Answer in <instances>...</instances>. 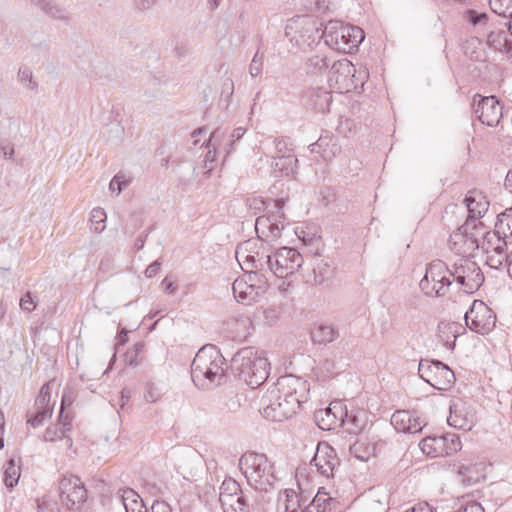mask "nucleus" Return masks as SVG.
I'll return each instance as SVG.
<instances>
[{"instance_id":"nucleus-19","label":"nucleus","mask_w":512,"mask_h":512,"mask_svg":"<svg viewBox=\"0 0 512 512\" xmlns=\"http://www.w3.org/2000/svg\"><path fill=\"white\" fill-rule=\"evenodd\" d=\"M448 424L457 429L470 430L474 424V413L468 411L462 401L454 402L450 406Z\"/></svg>"},{"instance_id":"nucleus-4","label":"nucleus","mask_w":512,"mask_h":512,"mask_svg":"<svg viewBox=\"0 0 512 512\" xmlns=\"http://www.w3.org/2000/svg\"><path fill=\"white\" fill-rule=\"evenodd\" d=\"M464 202L468 211V218L466 222L458 228V231L451 236V241L454 245H457L460 241L464 242L467 246V250H475L479 248V240L470 229L477 230L478 225L475 223L476 220L483 217L488 211L489 202L486 197L481 193L469 192Z\"/></svg>"},{"instance_id":"nucleus-62","label":"nucleus","mask_w":512,"mask_h":512,"mask_svg":"<svg viewBox=\"0 0 512 512\" xmlns=\"http://www.w3.org/2000/svg\"><path fill=\"white\" fill-rule=\"evenodd\" d=\"M234 92V82L231 78H226L223 80L221 95L226 96L227 100L233 95Z\"/></svg>"},{"instance_id":"nucleus-15","label":"nucleus","mask_w":512,"mask_h":512,"mask_svg":"<svg viewBox=\"0 0 512 512\" xmlns=\"http://www.w3.org/2000/svg\"><path fill=\"white\" fill-rule=\"evenodd\" d=\"M344 416H347V408L340 401H333L325 409L317 410L314 420L322 430H335L342 427Z\"/></svg>"},{"instance_id":"nucleus-21","label":"nucleus","mask_w":512,"mask_h":512,"mask_svg":"<svg viewBox=\"0 0 512 512\" xmlns=\"http://www.w3.org/2000/svg\"><path fill=\"white\" fill-rule=\"evenodd\" d=\"M368 425L367 413L364 410L347 411V416H344V423L342 427H345L349 434L358 435Z\"/></svg>"},{"instance_id":"nucleus-54","label":"nucleus","mask_w":512,"mask_h":512,"mask_svg":"<svg viewBox=\"0 0 512 512\" xmlns=\"http://www.w3.org/2000/svg\"><path fill=\"white\" fill-rule=\"evenodd\" d=\"M18 79L21 83L26 84L29 82V88L35 89L37 87V83L33 81V75L31 70L28 67H20L18 71Z\"/></svg>"},{"instance_id":"nucleus-18","label":"nucleus","mask_w":512,"mask_h":512,"mask_svg":"<svg viewBox=\"0 0 512 512\" xmlns=\"http://www.w3.org/2000/svg\"><path fill=\"white\" fill-rule=\"evenodd\" d=\"M355 66L348 59L335 61L328 71L329 81H335L339 88L349 89V82L353 84Z\"/></svg>"},{"instance_id":"nucleus-47","label":"nucleus","mask_w":512,"mask_h":512,"mask_svg":"<svg viewBox=\"0 0 512 512\" xmlns=\"http://www.w3.org/2000/svg\"><path fill=\"white\" fill-rule=\"evenodd\" d=\"M264 63V55L258 50L253 56L249 65V74L251 77H257L261 74Z\"/></svg>"},{"instance_id":"nucleus-49","label":"nucleus","mask_w":512,"mask_h":512,"mask_svg":"<svg viewBox=\"0 0 512 512\" xmlns=\"http://www.w3.org/2000/svg\"><path fill=\"white\" fill-rule=\"evenodd\" d=\"M508 258L509 254L500 255L491 252V254L487 256L486 264L493 269H499L503 263H506V266H508Z\"/></svg>"},{"instance_id":"nucleus-36","label":"nucleus","mask_w":512,"mask_h":512,"mask_svg":"<svg viewBox=\"0 0 512 512\" xmlns=\"http://www.w3.org/2000/svg\"><path fill=\"white\" fill-rule=\"evenodd\" d=\"M495 227L497 234H503L504 238L508 237L507 232L512 236V207L498 214Z\"/></svg>"},{"instance_id":"nucleus-24","label":"nucleus","mask_w":512,"mask_h":512,"mask_svg":"<svg viewBox=\"0 0 512 512\" xmlns=\"http://www.w3.org/2000/svg\"><path fill=\"white\" fill-rule=\"evenodd\" d=\"M255 228L257 233L262 229V234H265L264 230L267 229L268 234H266V236L271 237L272 239H277L280 237L284 225L275 215L259 216L256 219Z\"/></svg>"},{"instance_id":"nucleus-63","label":"nucleus","mask_w":512,"mask_h":512,"mask_svg":"<svg viewBox=\"0 0 512 512\" xmlns=\"http://www.w3.org/2000/svg\"><path fill=\"white\" fill-rule=\"evenodd\" d=\"M159 397H160V392L155 387V385L153 383H148L147 384V393L145 394L146 400L148 402L153 403V402L157 401Z\"/></svg>"},{"instance_id":"nucleus-33","label":"nucleus","mask_w":512,"mask_h":512,"mask_svg":"<svg viewBox=\"0 0 512 512\" xmlns=\"http://www.w3.org/2000/svg\"><path fill=\"white\" fill-rule=\"evenodd\" d=\"M31 3L38 6L42 11L55 19L68 20L66 11L52 0H31Z\"/></svg>"},{"instance_id":"nucleus-40","label":"nucleus","mask_w":512,"mask_h":512,"mask_svg":"<svg viewBox=\"0 0 512 512\" xmlns=\"http://www.w3.org/2000/svg\"><path fill=\"white\" fill-rule=\"evenodd\" d=\"M52 416V409L48 406H37V411L34 415H31L27 419V424L31 425L33 428L39 427L44 423V421Z\"/></svg>"},{"instance_id":"nucleus-31","label":"nucleus","mask_w":512,"mask_h":512,"mask_svg":"<svg viewBox=\"0 0 512 512\" xmlns=\"http://www.w3.org/2000/svg\"><path fill=\"white\" fill-rule=\"evenodd\" d=\"M509 30H491L487 35V44L497 51H505L509 43Z\"/></svg>"},{"instance_id":"nucleus-28","label":"nucleus","mask_w":512,"mask_h":512,"mask_svg":"<svg viewBox=\"0 0 512 512\" xmlns=\"http://www.w3.org/2000/svg\"><path fill=\"white\" fill-rule=\"evenodd\" d=\"M284 494L286 496V512H301L302 507L306 506V503L309 499V496L306 495L302 490H300V492H296L293 489H286Z\"/></svg>"},{"instance_id":"nucleus-3","label":"nucleus","mask_w":512,"mask_h":512,"mask_svg":"<svg viewBox=\"0 0 512 512\" xmlns=\"http://www.w3.org/2000/svg\"><path fill=\"white\" fill-rule=\"evenodd\" d=\"M269 365L264 352L254 347L238 350L231 360V366L238 372L239 378L252 388L259 387L267 380Z\"/></svg>"},{"instance_id":"nucleus-55","label":"nucleus","mask_w":512,"mask_h":512,"mask_svg":"<svg viewBox=\"0 0 512 512\" xmlns=\"http://www.w3.org/2000/svg\"><path fill=\"white\" fill-rule=\"evenodd\" d=\"M333 141V137L329 135L328 133L325 135H321L319 139L315 142L309 145V150L314 151L315 148L322 149L321 155L324 153V150L328 148V146Z\"/></svg>"},{"instance_id":"nucleus-50","label":"nucleus","mask_w":512,"mask_h":512,"mask_svg":"<svg viewBox=\"0 0 512 512\" xmlns=\"http://www.w3.org/2000/svg\"><path fill=\"white\" fill-rule=\"evenodd\" d=\"M493 238H497L498 244L493 247L491 252L494 254H500V255L506 254L505 249H506L507 243L505 240L501 241V234H497V231H495L493 233L487 232L485 234V239L487 240L488 243H490Z\"/></svg>"},{"instance_id":"nucleus-1","label":"nucleus","mask_w":512,"mask_h":512,"mask_svg":"<svg viewBox=\"0 0 512 512\" xmlns=\"http://www.w3.org/2000/svg\"><path fill=\"white\" fill-rule=\"evenodd\" d=\"M309 390V383L301 377H279L261 398L263 417L274 422L290 418L308 400Z\"/></svg>"},{"instance_id":"nucleus-48","label":"nucleus","mask_w":512,"mask_h":512,"mask_svg":"<svg viewBox=\"0 0 512 512\" xmlns=\"http://www.w3.org/2000/svg\"><path fill=\"white\" fill-rule=\"evenodd\" d=\"M245 133L246 129L243 127H238L232 131L229 142L225 144V151L227 155L235 150L236 143L244 136Z\"/></svg>"},{"instance_id":"nucleus-52","label":"nucleus","mask_w":512,"mask_h":512,"mask_svg":"<svg viewBox=\"0 0 512 512\" xmlns=\"http://www.w3.org/2000/svg\"><path fill=\"white\" fill-rule=\"evenodd\" d=\"M253 246H255V242L252 240H248L238 244L235 252L237 261L241 259L247 260V256L250 255Z\"/></svg>"},{"instance_id":"nucleus-26","label":"nucleus","mask_w":512,"mask_h":512,"mask_svg":"<svg viewBox=\"0 0 512 512\" xmlns=\"http://www.w3.org/2000/svg\"><path fill=\"white\" fill-rule=\"evenodd\" d=\"M339 337V331L332 325L319 324L311 330L314 344L326 345Z\"/></svg>"},{"instance_id":"nucleus-5","label":"nucleus","mask_w":512,"mask_h":512,"mask_svg":"<svg viewBox=\"0 0 512 512\" xmlns=\"http://www.w3.org/2000/svg\"><path fill=\"white\" fill-rule=\"evenodd\" d=\"M239 468L250 486L259 491H267L272 487L275 476L272 465L264 454L247 452L239 459Z\"/></svg>"},{"instance_id":"nucleus-44","label":"nucleus","mask_w":512,"mask_h":512,"mask_svg":"<svg viewBox=\"0 0 512 512\" xmlns=\"http://www.w3.org/2000/svg\"><path fill=\"white\" fill-rule=\"evenodd\" d=\"M373 448L361 441H356L353 445L350 446V453L355 456L357 459L362 461H367L371 455Z\"/></svg>"},{"instance_id":"nucleus-27","label":"nucleus","mask_w":512,"mask_h":512,"mask_svg":"<svg viewBox=\"0 0 512 512\" xmlns=\"http://www.w3.org/2000/svg\"><path fill=\"white\" fill-rule=\"evenodd\" d=\"M233 295L238 302L250 303L255 299L258 292L253 284H248L243 279H236L232 284Z\"/></svg>"},{"instance_id":"nucleus-11","label":"nucleus","mask_w":512,"mask_h":512,"mask_svg":"<svg viewBox=\"0 0 512 512\" xmlns=\"http://www.w3.org/2000/svg\"><path fill=\"white\" fill-rule=\"evenodd\" d=\"M419 376L437 390H448L455 381L454 372L440 360L422 359L418 365Z\"/></svg>"},{"instance_id":"nucleus-45","label":"nucleus","mask_w":512,"mask_h":512,"mask_svg":"<svg viewBox=\"0 0 512 512\" xmlns=\"http://www.w3.org/2000/svg\"><path fill=\"white\" fill-rule=\"evenodd\" d=\"M464 18L474 27L485 26L488 21V15L485 12H478L474 9H469L464 13Z\"/></svg>"},{"instance_id":"nucleus-25","label":"nucleus","mask_w":512,"mask_h":512,"mask_svg":"<svg viewBox=\"0 0 512 512\" xmlns=\"http://www.w3.org/2000/svg\"><path fill=\"white\" fill-rule=\"evenodd\" d=\"M460 326L457 323L440 322L437 327V338L446 348L453 350Z\"/></svg>"},{"instance_id":"nucleus-59","label":"nucleus","mask_w":512,"mask_h":512,"mask_svg":"<svg viewBox=\"0 0 512 512\" xmlns=\"http://www.w3.org/2000/svg\"><path fill=\"white\" fill-rule=\"evenodd\" d=\"M36 302L32 298V294L30 292H27L21 299H20V307L23 311L26 312H32L36 309Z\"/></svg>"},{"instance_id":"nucleus-14","label":"nucleus","mask_w":512,"mask_h":512,"mask_svg":"<svg viewBox=\"0 0 512 512\" xmlns=\"http://www.w3.org/2000/svg\"><path fill=\"white\" fill-rule=\"evenodd\" d=\"M473 112L482 124L490 127L497 126L502 118V106L495 96L475 95Z\"/></svg>"},{"instance_id":"nucleus-30","label":"nucleus","mask_w":512,"mask_h":512,"mask_svg":"<svg viewBox=\"0 0 512 512\" xmlns=\"http://www.w3.org/2000/svg\"><path fill=\"white\" fill-rule=\"evenodd\" d=\"M224 512H245L247 501L242 494L219 496Z\"/></svg>"},{"instance_id":"nucleus-42","label":"nucleus","mask_w":512,"mask_h":512,"mask_svg":"<svg viewBox=\"0 0 512 512\" xmlns=\"http://www.w3.org/2000/svg\"><path fill=\"white\" fill-rule=\"evenodd\" d=\"M439 437H426L424 438L419 446L421 450L427 455H438L441 454V446L438 443Z\"/></svg>"},{"instance_id":"nucleus-16","label":"nucleus","mask_w":512,"mask_h":512,"mask_svg":"<svg viewBox=\"0 0 512 512\" xmlns=\"http://www.w3.org/2000/svg\"><path fill=\"white\" fill-rule=\"evenodd\" d=\"M320 475L327 478L333 477L334 469L339 465L335 449L327 443H318L316 452L310 461Z\"/></svg>"},{"instance_id":"nucleus-10","label":"nucleus","mask_w":512,"mask_h":512,"mask_svg":"<svg viewBox=\"0 0 512 512\" xmlns=\"http://www.w3.org/2000/svg\"><path fill=\"white\" fill-rule=\"evenodd\" d=\"M266 270L278 278L294 274L303 264L302 255L292 247H281L273 254L265 255Z\"/></svg>"},{"instance_id":"nucleus-32","label":"nucleus","mask_w":512,"mask_h":512,"mask_svg":"<svg viewBox=\"0 0 512 512\" xmlns=\"http://www.w3.org/2000/svg\"><path fill=\"white\" fill-rule=\"evenodd\" d=\"M438 443L441 446V454L451 455L461 450L460 437L454 433H446L439 436Z\"/></svg>"},{"instance_id":"nucleus-38","label":"nucleus","mask_w":512,"mask_h":512,"mask_svg":"<svg viewBox=\"0 0 512 512\" xmlns=\"http://www.w3.org/2000/svg\"><path fill=\"white\" fill-rule=\"evenodd\" d=\"M238 263L242 266V269L246 270V271L248 269H250L251 272L253 271V269H255L256 272L266 270L265 256L264 255L260 256L258 252L247 256V260H245V259L239 260Z\"/></svg>"},{"instance_id":"nucleus-13","label":"nucleus","mask_w":512,"mask_h":512,"mask_svg":"<svg viewBox=\"0 0 512 512\" xmlns=\"http://www.w3.org/2000/svg\"><path fill=\"white\" fill-rule=\"evenodd\" d=\"M450 276L463 287L466 293H474L484 282V275L475 262L464 261L454 264L450 269Z\"/></svg>"},{"instance_id":"nucleus-41","label":"nucleus","mask_w":512,"mask_h":512,"mask_svg":"<svg viewBox=\"0 0 512 512\" xmlns=\"http://www.w3.org/2000/svg\"><path fill=\"white\" fill-rule=\"evenodd\" d=\"M489 6L491 10L504 17H509V13L512 12V0H489Z\"/></svg>"},{"instance_id":"nucleus-58","label":"nucleus","mask_w":512,"mask_h":512,"mask_svg":"<svg viewBox=\"0 0 512 512\" xmlns=\"http://www.w3.org/2000/svg\"><path fill=\"white\" fill-rule=\"evenodd\" d=\"M341 152V147L336 143L335 139L333 138V141L328 146L327 149L324 150V153L322 154V158L325 161H330L334 157H336Z\"/></svg>"},{"instance_id":"nucleus-46","label":"nucleus","mask_w":512,"mask_h":512,"mask_svg":"<svg viewBox=\"0 0 512 512\" xmlns=\"http://www.w3.org/2000/svg\"><path fill=\"white\" fill-rule=\"evenodd\" d=\"M107 219V215L101 207H96L91 211V222L92 224H96L95 231L101 232L105 228V221Z\"/></svg>"},{"instance_id":"nucleus-64","label":"nucleus","mask_w":512,"mask_h":512,"mask_svg":"<svg viewBox=\"0 0 512 512\" xmlns=\"http://www.w3.org/2000/svg\"><path fill=\"white\" fill-rule=\"evenodd\" d=\"M150 512H172V508L165 501L155 500Z\"/></svg>"},{"instance_id":"nucleus-35","label":"nucleus","mask_w":512,"mask_h":512,"mask_svg":"<svg viewBox=\"0 0 512 512\" xmlns=\"http://www.w3.org/2000/svg\"><path fill=\"white\" fill-rule=\"evenodd\" d=\"M67 431L60 426V424H52L47 427L45 433L43 435V439L46 442H55L61 439H66V443L68 446H72V439L67 436Z\"/></svg>"},{"instance_id":"nucleus-7","label":"nucleus","mask_w":512,"mask_h":512,"mask_svg":"<svg viewBox=\"0 0 512 512\" xmlns=\"http://www.w3.org/2000/svg\"><path fill=\"white\" fill-rule=\"evenodd\" d=\"M323 34L327 45L344 53L357 48L365 38L361 28L344 25L340 21H329L323 29Z\"/></svg>"},{"instance_id":"nucleus-37","label":"nucleus","mask_w":512,"mask_h":512,"mask_svg":"<svg viewBox=\"0 0 512 512\" xmlns=\"http://www.w3.org/2000/svg\"><path fill=\"white\" fill-rule=\"evenodd\" d=\"M307 72L312 75L321 74L329 67V59L321 55H313L306 62Z\"/></svg>"},{"instance_id":"nucleus-60","label":"nucleus","mask_w":512,"mask_h":512,"mask_svg":"<svg viewBox=\"0 0 512 512\" xmlns=\"http://www.w3.org/2000/svg\"><path fill=\"white\" fill-rule=\"evenodd\" d=\"M49 400H50V392H49V387L46 384L41 388L40 394L36 398L35 405L43 408V406H48Z\"/></svg>"},{"instance_id":"nucleus-57","label":"nucleus","mask_w":512,"mask_h":512,"mask_svg":"<svg viewBox=\"0 0 512 512\" xmlns=\"http://www.w3.org/2000/svg\"><path fill=\"white\" fill-rule=\"evenodd\" d=\"M223 136H224V132L221 131L220 128L215 129L211 133V135L207 141V146L209 148L212 147L214 149V153H213L212 157L215 156V151H216L217 147L220 145V141L222 140Z\"/></svg>"},{"instance_id":"nucleus-61","label":"nucleus","mask_w":512,"mask_h":512,"mask_svg":"<svg viewBox=\"0 0 512 512\" xmlns=\"http://www.w3.org/2000/svg\"><path fill=\"white\" fill-rule=\"evenodd\" d=\"M247 205L249 206L250 209H255L258 211L265 209L268 206L267 201L261 197L247 199Z\"/></svg>"},{"instance_id":"nucleus-51","label":"nucleus","mask_w":512,"mask_h":512,"mask_svg":"<svg viewBox=\"0 0 512 512\" xmlns=\"http://www.w3.org/2000/svg\"><path fill=\"white\" fill-rule=\"evenodd\" d=\"M65 403H66V397L64 396L62 398V404H61V408L59 411L57 424H60V426H62L67 432H69L71 430V426H72V417L68 413H65V411H64Z\"/></svg>"},{"instance_id":"nucleus-56","label":"nucleus","mask_w":512,"mask_h":512,"mask_svg":"<svg viewBox=\"0 0 512 512\" xmlns=\"http://www.w3.org/2000/svg\"><path fill=\"white\" fill-rule=\"evenodd\" d=\"M145 349V344L143 342H138L134 345V352L129 356L128 363L130 365H138L142 361V352Z\"/></svg>"},{"instance_id":"nucleus-17","label":"nucleus","mask_w":512,"mask_h":512,"mask_svg":"<svg viewBox=\"0 0 512 512\" xmlns=\"http://www.w3.org/2000/svg\"><path fill=\"white\" fill-rule=\"evenodd\" d=\"M391 424L394 428L403 433H420L425 422L416 415V411L397 410L391 417Z\"/></svg>"},{"instance_id":"nucleus-8","label":"nucleus","mask_w":512,"mask_h":512,"mask_svg":"<svg viewBox=\"0 0 512 512\" xmlns=\"http://www.w3.org/2000/svg\"><path fill=\"white\" fill-rule=\"evenodd\" d=\"M451 284L450 268L443 261L435 260L426 266L419 287L429 297H441L448 293Z\"/></svg>"},{"instance_id":"nucleus-39","label":"nucleus","mask_w":512,"mask_h":512,"mask_svg":"<svg viewBox=\"0 0 512 512\" xmlns=\"http://www.w3.org/2000/svg\"><path fill=\"white\" fill-rule=\"evenodd\" d=\"M313 273L315 282L318 284H322L332 276L333 268H331L328 262L321 260L313 268Z\"/></svg>"},{"instance_id":"nucleus-34","label":"nucleus","mask_w":512,"mask_h":512,"mask_svg":"<svg viewBox=\"0 0 512 512\" xmlns=\"http://www.w3.org/2000/svg\"><path fill=\"white\" fill-rule=\"evenodd\" d=\"M20 467L13 458L9 459L4 465V484L7 488H14L20 478Z\"/></svg>"},{"instance_id":"nucleus-53","label":"nucleus","mask_w":512,"mask_h":512,"mask_svg":"<svg viewBox=\"0 0 512 512\" xmlns=\"http://www.w3.org/2000/svg\"><path fill=\"white\" fill-rule=\"evenodd\" d=\"M129 184V181L125 179V176L118 173L116 174L110 184L109 189L114 192L117 191V195L122 192V190Z\"/></svg>"},{"instance_id":"nucleus-23","label":"nucleus","mask_w":512,"mask_h":512,"mask_svg":"<svg viewBox=\"0 0 512 512\" xmlns=\"http://www.w3.org/2000/svg\"><path fill=\"white\" fill-rule=\"evenodd\" d=\"M126 512H149L142 498L131 488L118 492Z\"/></svg>"},{"instance_id":"nucleus-6","label":"nucleus","mask_w":512,"mask_h":512,"mask_svg":"<svg viewBox=\"0 0 512 512\" xmlns=\"http://www.w3.org/2000/svg\"><path fill=\"white\" fill-rule=\"evenodd\" d=\"M285 35L293 45L302 50L312 47L324 38L322 24L307 16L289 20Z\"/></svg>"},{"instance_id":"nucleus-20","label":"nucleus","mask_w":512,"mask_h":512,"mask_svg":"<svg viewBox=\"0 0 512 512\" xmlns=\"http://www.w3.org/2000/svg\"><path fill=\"white\" fill-rule=\"evenodd\" d=\"M306 105L319 112H325L329 110V106L332 102V96L330 93L322 88H312L305 94Z\"/></svg>"},{"instance_id":"nucleus-9","label":"nucleus","mask_w":512,"mask_h":512,"mask_svg":"<svg viewBox=\"0 0 512 512\" xmlns=\"http://www.w3.org/2000/svg\"><path fill=\"white\" fill-rule=\"evenodd\" d=\"M58 491L61 505L67 511L83 512L88 499V492L78 476L64 475L59 480Z\"/></svg>"},{"instance_id":"nucleus-12","label":"nucleus","mask_w":512,"mask_h":512,"mask_svg":"<svg viewBox=\"0 0 512 512\" xmlns=\"http://www.w3.org/2000/svg\"><path fill=\"white\" fill-rule=\"evenodd\" d=\"M464 319L470 330L482 335L489 333L496 322V316L492 310L479 300L473 302L470 310L465 313Z\"/></svg>"},{"instance_id":"nucleus-22","label":"nucleus","mask_w":512,"mask_h":512,"mask_svg":"<svg viewBox=\"0 0 512 512\" xmlns=\"http://www.w3.org/2000/svg\"><path fill=\"white\" fill-rule=\"evenodd\" d=\"M457 473L464 485H473L485 478L483 463L469 465L462 464L458 466Z\"/></svg>"},{"instance_id":"nucleus-43","label":"nucleus","mask_w":512,"mask_h":512,"mask_svg":"<svg viewBox=\"0 0 512 512\" xmlns=\"http://www.w3.org/2000/svg\"><path fill=\"white\" fill-rule=\"evenodd\" d=\"M239 483L231 477L224 479L220 486L219 496L242 494Z\"/></svg>"},{"instance_id":"nucleus-2","label":"nucleus","mask_w":512,"mask_h":512,"mask_svg":"<svg viewBox=\"0 0 512 512\" xmlns=\"http://www.w3.org/2000/svg\"><path fill=\"white\" fill-rule=\"evenodd\" d=\"M226 360L220 350L212 344L203 346L196 353L191 364V378L202 389L210 385H221L226 377Z\"/></svg>"},{"instance_id":"nucleus-29","label":"nucleus","mask_w":512,"mask_h":512,"mask_svg":"<svg viewBox=\"0 0 512 512\" xmlns=\"http://www.w3.org/2000/svg\"><path fill=\"white\" fill-rule=\"evenodd\" d=\"M298 160L295 155H279L274 157L272 167L274 172H279V176H289L295 172Z\"/></svg>"}]
</instances>
